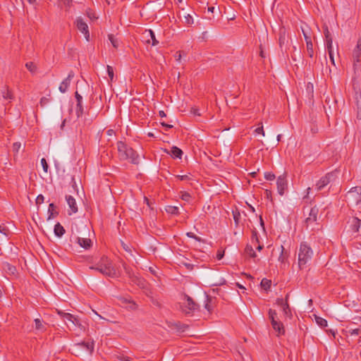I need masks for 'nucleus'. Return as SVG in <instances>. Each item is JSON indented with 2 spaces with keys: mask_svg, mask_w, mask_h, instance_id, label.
<instances>
[{
  "mask_svg": "<svg viewBox=\"0 0 361 361\" xmlns=\"http://www.w3.org/2000/svg\"><path fill=\"white\" fill-rule=\"evenodd\" d=\"M74 77V73L73 71L69 72L66 78H65L59 85V90L61 93H65L68 90L71 82Z\"/></svg>",
  "mask_w": 361,
  "mask_h": 361,
  "instance_id": "9b49d317",
  "label": "nucleus"
},
{
  "mask_svg": "<svg viewBox=\"0 0 361 361\" xmlns=\"http://www.w3.org/2000/svg\"><path fill=\"white\" fill-rule=\"evenodd\" d=\"M259 126L255 130V133L256 134H260L262 136H264L265 133H264V128H263L262 123H259Z\"/></svg>",
  "mask_w": 361,
  "mask_h": 361,
  "instance_id": "ea45409f",
  "label": "nucleus"
},
{
  "mask_svg": "<svg viewBox=\"0 0 361 361\" xmlns=\"http://www.w3.org/2000/svg\"><path fill=\"white\" fill-rule=\"evenodd\" d=\"M302 31L306 43H307V42H312L310 33L307 31H306L303 27H302Z\"/></svg>",
  "mask_w": 361,
  "mask_h": 361,
  "instance_id": "37998d69",
  "label": "nucleus"
},
{
  "mask_svg": "<svg viewBox=\"0 0 361 361\" xmlns=\"http://www.w3.org/2000/svg\"><path fill=\"white\" fill-rule=\"evenodd\" d=\"M107 133L109 135H111L113 133V130H109Z\"/></svg>",
  "mask_w": 361,
  "mask_h": 361,
  "instance_id": "774afa93",
  "label": "nucleus"
},
{
  "mask_svg": "<svg viewBox=\"0 0 361 361\" xmlns=\"http://www.w3.org/2000/svg\"><path fill=\"white\" fill-rule=\"evenodd\" d=\"M215 8L213 7V6H211V7H208V11L209 12H211V13H213L214 11Z\"/></svg>",
  "mask_w": 361,
  "mask_h": 361,
  "instance_id": "338daca9",
  "label": "nucleus"
},
{
  "mask_svg": "<svg viewBox=\"0 0 361 361\" xmlns=\"http://www.w3.org/2000/svg\"><path fill=\"white\" fill-rule=\"evenodd\" d=\"M286 41V30H285V29H281L280 36H279V44L281 46V47L283 46V44H285Z\"/></svg>",
  "mask_w": 361,
  "mask_h": 361,
  "instance_id": "cd10ccee",
  "label": "nucleus"
},
{
  "mask_svg": "<svg viewBox=\"0 0 361 361\" xmlns=\"http://www.w3.org/2000/svg\"><path fill=\"white\" fill-rule=\"evenodd\" d=\"M25 66L30 72H34L36 70V66L32 62L26 63Z\"/></svg>",
  "mask_w": 361,
  "mask_h": 361,
  "instance_id": "49530a36",
  "label": "nucleus"
},
{
  "mask_svg": "<svg viewBox=\"0 0 361 361\" xmlns=\"http://www.w3.org/2000/svg\"><path fill=\"white\" fill-rule=\"evenodd\" d=\"M278 193L283 196L288 188V181L285 175L279 176L276 180Z\"/></svg>",
  "mask_w": 361,
  "mask_h": 361,
  "instance_id": "9d476101",
  "label": "nucleus"
},
{
  "mask_svg": "<svg viewBox=\"0 0 361 361\" xmlns=\"http://www.w3.org/2000/svg\"><path fill=\"white\" fill-rule=\"evenodd\" d=\"M48 218L47 220H50L56 217L59 214V210L56 204H49L48 209Z\"/></svg>",
  "mask_w": 361,
  "mask_h": 361,
  "instance_id": "f3484780",
  "label": "nucleus"
},
{
  "mask_svg": "<svg viewBox=\"0 0 361 361\" xmlns=\"http://www.w3.org/2000/svg\"><path fill=\"white\" fill-rule=\"evenodd\" d=\"M66 200L67 203H75L76 200L71 195H66Z\"/></svg>",
  "mask_w": 361,
  "mask_h": 361,
  "instance_id": "8fccbe9b",
  "label": "nucleus"
},
{
  "mask_svg": "<svg viewBox=\"0 0 361 361\" xmlns=\"http://www.w3.org/2000/svg\"><path fill=\"white\" fill-rule=\"evenodd\" d=\"M161 124L163 126H165L166 128H172V126L171 125H169V124H166V123H161Z\"/></svg>",
  "mask_w": 361,
  "mask_h": 361,
  "instance_id": "69168bd1",
  "label": "nucleus"
},
{
  "mask_svg": "<svg viewBox=\"0 0 361 361\" xmlns=\"http://www.w3.org/2000/svg\"><path fill=\"white\" fill-rule=\"evenodd\" d=\"M180 308L185 314H189L197 310V305L191 298L185 295L181 299Z\"/></svg>",
  "mask_w": 361,
  "mask_h": 361,
  "instance_id": "423d86ee",
  "label": "nucleus"
},
{
  "mask_svg": "<svg viewBox=\"0 0 361 361\" xmlns=\"http://www.w3.org/2000/svg\"><path fill=\"white\" fill-rule=\"evenodd\" d=\"M35 329L39 331H45V324L39 319H35Z\"/></svg>",
  "mask_w": 361,
  "mask_h": 361,
  "instance_id": "b1692460",
  "label": "nucleus"
},
{
  "mask_svg": "<svg viewBox=\"0 0 361 361\" xmlns=\"http://www.w3.org/2000/svg\"><path fill=\"white\" fill-rule=\"evenodd\" d=\"M185 23L188 25H192L194 23L193 18L190 14H187L184 16Z\"/></svg>",
  "mask_w": 361,
  "mask_h": 361,
  "instance_id": "c03bdc74",
  "label": "nucleus"
},
{
  "mask_svg": "<svg viewBox=\"0 0 361 361\" xmlns=\"http://www.w3.org/2000/svg\"><path fill=\"white\" fill-rule=\"evenodd\" d=\"M75 111H76V114H77L78 117L80 116L82 114L83 107H82V103L77 104Z\"/></svg>",
  "mask_w": 361,
  "mask_h": 361,
  "instance_id": "a19ab883",
  "label": "nucleus"
},
{
  "mask_svg": "<svg viewBox=\"0 0 361 361\" xmlns=\"http://www.w3.org/2000/svg\"><path fill=\"white\" fill-rule=\"evenodd\" d=\"M60 4L66 10H69L73 5V0H60Z\"/></svg>",
  "mask_w": 361,
  "mask_h": 361,
  "instance_id": "c85d7f7f",
  "label": "nucleus"
},
{
  "mask_svg": "<svg viewBox=\"0 0 361 361\" xmlns=\"http://www.w3.org/2000/svg\"><path fill=\"white\" fill-rule=\"evenodd\" d=\"M30 4L34 5L35 8H37V0H27Z\"/></svg>",
  "mask_w": 361,
  "mask_h": 361,
  "instance_id": "e2e57ef3",
  "label": "nucleus"
},
{
  "mask_svg": "<svg viewBox=\"0 0 361 361\" xmlns=\"http://www.w3.org/2000/svg\"><path fill=\"white\" fill-rule=\"evenodd\" d=\"M325 44L327 49V51H333V39L332 38H329L325 39Z\"/></svg>",
  "mask_w": 361,
  "mask_h": 361,
  "instance_id": "c9c22d12",
  "label": "nucleus"
},
{
  "mask_svg": "<svg viewBox=\"0 0 361 361\" xmlns=\"http://www.w3.org/2000/svg\"><path fill=\"white\" fill-rule=\"evenodd\" d=\"M314 319L316 323L321 327H325L327 326V321L325 319L317 315H314Z\"/></svg>",
  "mask_w": 361,
  "mask_h": 361,
  "instance_id": "bb28decb",
  "label": "nucleus"
},
{
  "mask_svg": "<svg viewBox=\"0 0 361 361\" xmlns=\"http://www.w3.org/2000/svg\"><path fill=\"white\" fill-rule=\"evenodd\" d=\"M75 25L78 30L83 34L85 39L88 42L90 41V32L87 24L83 20L81 17H78L75 19Z\"/></svg>",
  "mask_w": 361,
  "mask_h": 361,
  "instance_id": "6e6552de",
  "label": "nucleus"
},
{
  "mask_svg": "<svg viewBox=\"0 0 361 361\" xmlns=\"http://www.w3.org/2000/svg\"><path fill=\"white\" fill-rule=\"evenodd\" d=\"M276 251L279 252V255L278 257V261L281 264H285L288 260L289 257V252L286 251L283 245H281L277 248Z\"/></svg>",
  "mask_w": 361,
  "mask_h": 361,
  "instance_id": "4468645a",
  "label": "nucleus"
},
{
  "mask_svg": "<svg viewBox=\"0 0 361 361\" xmlns=\"http://www.w3.org/2000/svg\"><path fill=\"white\" fill-rule=\"evenodd\" d=\"M264 178L267 180H273L275 179V175L271 172H266L264 173Z\"/></svg>",
  "mask_w": 361,
  "mask_h": 361,
  "instance_id": "de8ad7c7",
  "label": "nucleus"
},
{
  "mask_svg": "<svg viewBox=\"0 0 361 361\" xmlns=\"http://www.w3.org/2000/svg\"><path fill=\"white\" fill-rule=\"evenodd\" d=\"M347 203L361 202V188H352L345 195V200Z\"/></svg>",
  "mask_w": 361,
  "mask_h": 361,
  "instance_id": "0eeeda50",
  "label": "nucleus"
},
{
  "mask_svg": "<svg viewBox=\"0 0 361 361\" xmlns=\"http://www.w3.org/2000/svg\"><path fill=\"white\" fill-rule=\"evenodd\" d=\"M269 318L276 335L278 336L283 335L285 334V328L283 323L279 320L276 310L271 309L269 310Z\"/></svg>",
  "mask_w": 361,
  "mask_h": 361,
  "instance_id": "20e7f679",
  "label": "nucleus"
},
{
  "mask_svg": "<svg viewBox=\"0 0 361 361\" xmlns=\"http://www.w3.org/2000/svg\"><path fill=\"white\" fill-rule=\"evenodd\" d=\"M118 156L122 160H130L133 164L139 162V156L133 149L129 147L126 143L119 141L117 143Z\"/></svg>",
  "mask_w": 361,
  "mask_h": 361,
  "instance_id": "f03ea898",
  "label": "nucleus"
},
{
  "mask_svg": "<svg viewBox=\"0 0 361 361\" xmlns=\"http://www.w3.org/2000/svg\"><path fill=\"white\" fill-rule=\"evenodd\" d=\"M305 209L309 212V216L306 219V222L309 224L315 221L319 212L316 205L314 207H305Z\"/></svg>",
  "mask_w": 361,
  "mask_h": 361,
  "instance_id": "f8f14e48",
  "label": "nucleus"
},
{
  "mask_svg": "<svg viewBox=\"0 0 361 361\" xmlns=\"http://www.w3.org/2000/svg\"><path fill=\"white\" fill-rule=\"evenodd\" d=\"M1 94L4 99L11 102L13 99V94L12 91L8 88V86L5 85L1 90Z\"/></svg>",
  "mask_w": 361,
  "mask_h": 361,
  "instance_id": "dca6fc26",
  "label": "nucleus"
},
{
  "mask_svg": "<svg viewBox=\"0 0 361 361\" xmlns=\"http://www.w3.org/2000/svg\"><path fill=\"white\" fill-rule=\"evenodd\" d=\"M106 71H107V73H108V75L110 78V80L112 81L113 79H114V69L111 66H106Z\"/></svg>",
  "mask_w": 361,
  "mask_h": 361,
  "instance_id": "79ce46f5",
  "label": "nucleus"
},
{
  "mask_svg": "<svg viewBox=\"0 0 361 361\" xmlns=\"http://www.w3.org/2000/svg\"><path fill=\"white\" fill-rule=\"evenodd\" d=\"M306 47H307V52L308 56L310 58H312L313 56H314V50H313L312 42H307V43H306Z\"/></svg>",
  "mask_w": 361,
  "mask_h": 361,
  "instance_id": "7c9ffc66",
  "label": "nucleus"
},
{
  "mask_svg": "<svg viewBox=\"0 0 361 361\" xmlns=\"http://www.w3.org/2000/svg\"><path fill=\"white\" fill-rule=\"evenodd\" d=\"M78 243L85 249H89L92 246V241L89 238H78Z\"/></svg>",
  "mask_w": 361,
  "mask_h": 361,
  "instance_id": "412c9836",
  "label": "nucleus"
},
{
  "mask_svg": "<svg viewBox=\"0 0 361 361\" xmlns=\"http://www.w3.org/2000/svg\"><path fill=\"white\" fill-rule=\"evenodd\" d=\"M224 255V251L219 250L216 253V258L217 259L220 260L223 258Z\"/></svg>",
  "mask_w": 361,
  "mask_h": 361,
  "instance_id": "4d7b16f0",
  "label": "nucleus"
},
{
  "mask_svg": "<svg viewBox=\"0 0 361 361\" xmlns=\"http://www.w3.org/2000/svg\"><path fill=\"white\" fill-rule=\"evenodd\" d=\"M353 57L355 63L361 61V37L357 40V45L353 52Z\"/></svg>",
  "mask_w": 361,
  "mask_h": 361,
  "instance_id": "2eb2a0df",
  "label": "nucleus"
},
{
  "mask_svg": "<svg viewBox=\"0 0 361 361\" xmlns=\"http://www.w3.org/2000/svg\"><path fill=\"white\" fill-rule=\"evenodd\" d=\"M81 345L84 346L87 350H88L90 353H92L94 350V343H82Z\"/></svg>",
  "mask_w": 361,
  "mask_h": 361,
  "instance_id": "e433bc0d",
  "label": "nucleus"
},
{
  "mask_svg": "<svg viewBox=\"0 0 361 361\" xmlns=\"http://www.w3.org/2000/svg\"><path fill=\"white\" fill-rule=\"evenodd\" d=\"M324 32L325 39H329V38H332L331 36V33L327 27L324 30Z\"/></svg>",
  "mask_w": 361,
  "mask_h": 361,
  "instance_id": "13d9d810",
  "label": "nucleus"
},
{
  "mask_svg": "<svg viewBox=\"0 0 361 361\" xmlns=\"http://www.w3.org/2000/svg\"><path fill=\"white\" fill-rule=\"evenodd\" d=\"M121 245H122L123 250H125L127 252H129L131 255H133L131 247L129 245L126 244L123 242L121 243Z\"/></svg>",
  "mask_w": 361,
  "mask_h": 361,
  "instance_id": "09e8293b",
  "label": "nucleus"
},
{
  "mask_svg": "<svg viewBox=\"0 0 361 361\" xmlns=\"http://www.w3.org/2000/svg\"><path fill=\"white\" fill-rule=\"evenodd\" d=\"M281 308L285 316L289 318L292 317V313L288 302L286 303L284 305L281 306Z\"/></svg>",
  "mask_w": 361,
  "mask_h": 361,
  "instance_id": "393cba45",
  "label": "nucleus"
},
{
  "mask_svg": "<svg viewBox=\"0 0 361 361\" xmlns=\"http://www.w3.org/2000/svg\"><path fill=\"white\" fill-rule=\"evenodd\" d=\"M44 200V197L43 195H39L36 198V202L35 203H42Z\"/></svg>",
  "mask_w": 361,
  "mask_h": 361,
  "instance_id": "864d4df0",
  "label": "nucleus"
},
{
  "mask_svg": "<svg viewBox=\"0 0 361 361\" xmlns=\"http://www.w3.org/2000/svg\"><path fill=\"white\" fill-rule=\"evenodd\" d=\"M4 270L10 274L14 275L16 272V269L15 267L11 265L8 263H6L4 266Z\"/></svg>",
  "mask_w": 361,
  "mask_h": 361,
  "instance_id": "a878e982",
  "label": "nucleus"
},
{
  "mask_svg": "<svg viewBox=\"0 0 361 361\" xmlns=\"http://www.w3.org/2000/svg\"><path fill=\"white\" fill-rule=\"evenodd\" d=\"M146 35L147 37H149L150 39H147V42L150 43V40L152 41V46H157L159 44V41L157 40L154 32L149 30L148 31H146Z\"/></svg>",
  "mask_w": 361,
  "mask_h": 361,
  "instance_id": "4be33fe9",
  "label": "nucleus"
},
{
  "mask_svg": "<svg viewBox=\"0 0 361 361\" xmlns=\"http://www.w3.org/2000/svg\"><path fill=\"white\" fill-rule=\"evenodd\" d=\"M77 204H68L67 212L68 215H72L78 212Z\"/></svg>",
  "mask_w": 361,
  "mask_h": 361,
  "instance_id": "f704fd0d",
  "label": "nucleus"
},
{
  "mask_svg": "<svg viewBox=\"0 0 361 361\" xmlns=\"http://www.w3.org/2000/svg\"><path fill=\"white\" fill-rule=\"evenodd\" d=\"M187 235L190 238H194L195 239H196L197 240H200V239L198 237H197L193 233H188Z\"/></svg>",
  "mask_w": 361,
  "mask_h": 361,
  "instance_id": "bf43d9fd",
  "label": "nucleus"
},
{
  "mask_svg": "<svg viewBox=\"0 0 361 361\" xmlns=\"http://www.w3.org/2000/svg\"><path fill=\"white\" fill-rule=\"evenodd\" d=\"M40 162H41L42 166L43 168V171L45 173H47L48 172L49 166H48V164L47 162V160L44 158H42L41 159Z\"/></svg>",
  "mask_w": 361,
  "mask_h": 361,
  "instance_id": "a18cd8bd",
  "label": "nucleus"
},
{
  "mask_svg": "<svg viewBox=\"0 0 361 361\" xmlns=\"http://www.w3.org/2000/svg\"><path fill=\"white\" fill-rule=\"evenodd\" d=\"M252 245H247L245 249V252L247 256L255 258L257 257V255L255 252L254 251L253 246L258 250L261 251L263 248V245H260L259 243V239L257 235V233L255 231H253L252 233Z\"/></svg>",
  "mask_w": 361,
  "mask_h": 361,
  "instance_id": "39448f33",
  "label": "nucleus"
},
{
  "mask_svg": "<svg viewBox=\"0 0 361 361\" xmlns=\"http://www.w3.org/2000/svg\"><path fill=\"white\" fill-rule=\"evenodd\" d=\"M175 58L177 61H180L181 59V53L180 51H178L175 54Z\"/></svg>",
  "mask_w": 361,
  "mask_h": 361,
  "instance_id": "052dcab7",
  "label": "nucleus"
},
{
  "mask_svg": "<svg viewBox=\"0 0 361 361\" xmlns=\"http://www.w3.org/2000/svg\"><path fill=\"white\" fill-rule=\"evenodd\" d=\"M21 147L20 143L15 142L13 145V150L18 152Z\"/></svg>",
  "mask_w": 361,
  "mask_h": 361,
  "instance_id": "603ef678",
  "label": "nucleus"
},
{
  "mask_svg": "<svg viewBox=\"0 0 361 361\" xmlns=\"http://www.w3.org/2000/svg\"><path fill=\"white\" fill-rule=\"evenodd\" d=\"M90 269L97 270L103 275L111 278L118 277L120 275L116 267L106 256L102 257L98 262L93 266H90Z\"/></svg>",
  "mask_w": 361,
  "mask_h": 361,
  "instance_id": "f257e3e1",
  "label": "nucleus"
},
{
  "mask_svg": "<svg viewBox=\"0 0 361 361\" xmlns=\"http://www.w3.org/2000/svg\"><path fill=\"white\" fill-rule=\"evenodd\" d=\"M232 212H233V219L235 221V225H238L239 224L240 214L238 211L237 208H235V209H233Z\"/></svg>",
  "mask_w": 361,
  "mask_h": 361,
  "instance_id": "72a5a7b5",
  "label": "nucleus"
},
{
  "mask_svg": "<svg viewBox=\"0 0 361 361\" xmlns=\"http://www.w3.org/2000/svg\"><path fill=\"white\" fill-rule=\"evenodd\" d=\"M214 299L207 296L205 299L204 308L207 310L208 313L210 314L214 307Z\"/></svg>",
  "mask_w": 361,
  "mask_h": 361,
  "instance_id": "6ab92c4d",
  "label": "nucleus"
},
{
  "mask_svg": "<svg viewBox=\"0 0 361 361\" xmlns=\"http://www.w3.org/2000/svg\"><path fill=\"white\" fill-rule=\"evenodd\" d=\"M75 99L77 100V104L82 103V97L81 95H80L78 92H75Z\"/></svg>",
  "mask_w": 361,
  "mask_h": 361,
  "instance_id": "5fc2aeb1",
  "label": "nucleus"
},
{
  "mask_svg": "<svg viewBox=\"0 0 361 361\" xmlns=\"http://www.w3.org/2000/svg\"><path fill=\"white\" fill-rule=\"evenodd\" d=\"M313 256V250L307 244L303 242L300 245L298 250V267L300 269H303L306 267L309 262L312 259Z\"/></svg>",
  "mask_w": 361,
  "mask_h": 361,
  "instance_id": "7ed1b4c3",
  "label": "nucleus"
},
{
  "mask_svg": "<svg viewBox=\"0 0 361 361\" xmlns=\"http://www.w3.org/2000/svg\"><path fill=\"white\" fill-rule=\"evenodd\" d=\"M59 314L61 315V318L64 320L65 322H70L74 326H78L79 327H82V325L80 323L79 320L71 314L61 312H59Z\"/></svg>",
  "mask_w": 361,
  "mask_h": 361,
  "instance_id": "ddd939ff",
  "label": "nucleus"
},
{
  "mask_svg": "<svg viewBox=\"0 0 361 361\" xmlns=\"http://www.w3.org/2000/svg\"><path fill=\"white\" fill-rule=\"evenodd\" d=\"M348 332L350 335H357L360 333H361V330L360 329H355L349 330Z\"/></svg>",
  "mask_w": 361,
  "mask_h": 361,
  "instance_id": "3c124183",
  "label": "nucleus"
},
{
  "mask_svg": "<svg viewBox=\"0 0 361 361\" xmlns=\"http://www.w3.org/2000/svg\"><path fill=\"white\" fill-rule=\"evenodd\" d=\"M328 54H329V56L330 61H331V63L335 66V61H334V57L333 51H329L328 52Z\"/></svg>",
  "mask_w": 361,
  "mask_h": 361,
  "instance_id": "6e6d98bb",
  "label": "nucleus"
},
{
  "mask_svg": "<svg viewBox=\"0 0 361 361\" xmlns=\"http://www.w3.org/2000/svg\"><path fill=\"white\" fill-rule=\"evenodd\" d=\"M159 116H161L162 118L165 117L166 116L164 111H159Z\"/></svg>",
  "mask_w": 361,
  "mask_h": 361,
  "instance_id": "0e129e2a",
  "label": "nucleus"
},
{
  "mask_svg": "<svg viewBox=\"0 0 361 361\" xmlns=\"http://www.w3.org/2000/svg\"><path fill=\"white\" fill-rule=\"evenodd\" d=\"M180 198L183 201L190 202L191 201L192 197L189 193L183 192L181 194Z\"/></svg>",
  "mask_w": 361,
  "mask_h": 361,
  "instance_id": "4c0bfd02",
  "label": "nucleus"
},
{
  "mask_svg": "<svg viewBox=\"0 0 361 361\" xmlns=\"http://www.w3.org/2000/svg\"><path fill=\"white\" fill-rule=\"evenodd\" d=\"M287 302H288V295H286V299L277 298L276 300V304L281 307V306L284 305Z\"/></svg>",
  "mask_w": 361,
  "mask_h": 361,
  "instance_id": "58836bf2",
  "label": "nucleus"
},
{
  "mask_svg": "<svg viewBox=\"0 0 361 361\" xmlns=\"http://www.w3.org/2000/svg\"><path fill=\"white\" fill-rule=\"evenodd\" d=\"M54 231L55 235L58 237H61L65 233L64 228L59 223H57L54 226Z\"/></svg>",
  "mask_w": 361,
  "mask_h": 361,
  "instance_id": "5701e85b",
  "label": "nucleus"
},
{
  "mask_svg": "<svg viewBox=\"0 0 361 361\" xmlns=\"http://www.w3.org/2000/svg\"><path fill=\"white\" fill-rule=\"evenodd\" d=\"M176 178H177L181 181H188V180H190L192 179L191 174L190 173H188L187 174H184V175H177V176H176Z\"/></svg>",
  "mask_w": 361,
  "mask_h": 361,
  "instance_id": "2f4dec72",
  "label": "nucleus"
},
{
  "mask_svg": "<svg viewBox=\"0 0 361 361\" xmlns=\"http://www.w3.org/2000/svg\"><path fill=\"white\" fill-rule=\"evenodd\" d=\"M336 176L334 173H327L325 176L321 178L315 185V188L317 191L322 190L325 186H326Z\"/></svg>",
  "mask_w": 361,
  "mask_h": 361,
  "instance_id": "1a4fd4ad",
  "label": "nucleus"
},
{
  "mask_svg": "<svg viewBox=\"0 0 361 361\" xmlns=\"http://www.w3.org/2000/svg\"><path fill=\"white\" fill-rule=\"evenodd\" d=\"M271 281L267 279H263L261 281V286L264 290H268L271 287Z\"/></svg>",
  "mask_w": 361,
  "mask_h": 361,
  "instance_id": "473e14b6",
  "label": "nucleus"
},
{
  "mask_svg": "<svg viewBox=\"0 0 361 361\" xmlns=\"http://www.w3.org/2000/svg\"><path fill=\"white\" fill-rule=\"evenodd\" d=\"M109 41L111 42L112 46L114 47V48H118V46H119V40L115 37L113 35H109Z\"/></svg>",
  "mask_w": 361,
  "mask_h": 361,
  "instance_id": "c756f323",
  "label": "nucleus"
},
{
  "mask_svg": "<svg viewBox=\"0 0 361 361\" xmlns=\"http://www.w3.org/2000/svg\"><path fill=\"white\" fill-rule=\"evenodd\" d=\"M160 210L161 212L165 211L166 213L170 214H177L178 213V208L171 204H166L164 205V209L160 208Z\"/></svg>",
  "mask_w": 361,
  "mask_h": 361,
  "instance_id": "aec40b11",
  "label": "nucleus"
},
{
  "mask_svg": "<svg viewBox=\"0 0 361 361\" xmlns=\"http://www.w3.org/2000/svg\"><path fill=\"white\" fill-rule=\"evenodd\" d=\"M169 153L173 159H181L183 155V151L176 146L172 147Z\"/></svg>",
  "mask_w": 361,
  "mask_h": 361,
  "instance_id": "a211bd4d",
  "label": "nucleus"
},
{
  "mask_svg": "<svg viewBox=\"0 0 361 361\" xmlns=\"http://www.w3.org/2000/svg\"><path fill=\"white\" fill-rule=\"evenodd\" d=\"M119 359L121 361H133L130 357L126 356H121Z\"/></svg>",
  "mask_w": 361,
  "mask_h": 361,
  "instance_id": "680f3d73",
  "label": "nucleus"
}]
</instances>
